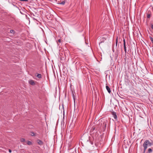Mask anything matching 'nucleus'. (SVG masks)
Masks as SVG:
<instances>
[{"mask_svg": "<svg viewBox=\"0 0 153 153\" xmlns=\"http://www.w3.org/2000/svg\"><path fill=\"white\" fill-rule=\"evenodd\" d=\"M118 43V41H117V39L116 40V46H117V44Z\"/></svg>", "mask_w": 153, "mask_h": 153, "instance_id": "20", "label": "nucleus"}, {"mask_svg": "<svg viewBox=\"0 0 153 153\" xmlns=\"http://www.w3.org/2000/svg\"><path fill=\"white\" fill-rule=\"evenodd\" d=\"M72 96L74 100V105H75V100L76 99V97H75L74 95V94L73 93V91H72Z\"/></svg>", "mask_w": 153, "mask_h": 153, "instance_id": "9", "label": "nucleus"}, {"mask_svg": "<svg viewBox=\"0 0 153 153\" xmlns=\"http://www.w3.org/2000/svg\"><path fill=\"white\" fill-rule=\"evenodd\" d=\"M9 152L11 153L12 152V151H11V150L10 149H9Z\"/></svg>", "mask_w": 153, "mask_h": 153, "instance_id": "24", "label": "nucleus"}, {"mask_svg": "<svg viewBox=\"0 0 153 153\" xmlns=\"http://www.w3.org/2000/svg\"><path fill=\"white\" fill-rule=\"evenodd\" d=\"M149 38L152 43H153V38L151 36H149Z\"/></svg>", "mask_w": 153, "mask_h": 153, "instance_id": "16", "label": "nucleus"}, {"mask_svg": "<svg viewBox=\"0 0 153 153\" xmlns=\"http://www.w3.org/2000/svg\"><path fill=\"white\" fill-rule=\"evenodd\" d=\"M37 142L38 144L40 145H42L43 144V142L42 140L39 139H38L37 140Z\"/></svg>", "mask_w": 153, "mask_h": 153, "instance_id": "4", "label": "nucleus"}, {"mask_svg": "<svg viewBox=\"0 0 153 153\" xmlns=\"http://www.w3.org/2000/svg\"><path fill=\"white\" fill-rule=\"evenodd\" d=\"M20 141L21 142H25V139L24 138H21L20 140Z\"/></svg>", "mask_w": 153, "mask_h": 153, "instance_id": "12", "label": "nucleus"}, {"mask_svg": "<svg viewBox=\"0 0 153 153\" xmlns=\"http://www.w3.org/2000/svg\"><path fill=\"white\" fill-rule=\"evenodd\" d=\"M152 1H153V0H152Z\"/></svg>", "mask_w": 153, "mask_h": 153, "instance_id": "30", "label": "nucleus"}, {"mask_svg": "<svg viewBox=\"0 0 153 153\" xmlns=\"http://www.w3.org/2000/svg\"><path fill=\"white\" fill-rule=\"evenodd\" d=\"M145 147H144V151H143V153H145L146 150V149H147V148H146V149H145Z\"/></svg>", "mask_w": 153, "mask_h": 153, "instance_id": "21", "label": "nucleus"}, {"mask_svg": "<svg viewBox=\"0 0 153 153\" xmlns=\"http://www.w3.org/2000/svg\"><path fill=\"white\" fill-rule=\"evenodd\" d=\"M106 89L107 90L108 92L109 93H110L111 92V89H110V88L108 86L106 85Z\"/></svg>", "mask_w": 153, "mask_h": 153, "instance_id": "10", "label": "nucleus"}, {"mask_svg": "<svg viewBox=\"0 0 153 153\" xmlns=\"http://www.w3.org/2000/svg\"><path fill=\"white\" fill-rule=\"evenodd\" d=\"M124 51H125V53L126 54V45H124Z\"/></svg>", "mask_w": 153, "mask_h": 153, "instance_id": "15", "label": "nucleus"}, {"mask_svg": "<svg viewBox=\"0 0 153 153\" xmlns=\"http://www.w3.org/2000/svg\"><path fill=\"white\" fill-rule=\"evenodd\" d=\"M112 114L113 115L114 118L117 120V116L116 115V113L115 112H112Z\"/></svg>", "mask_w": 153, "mask_h": 153, "instance_id": "5", "label": "nucleus"}, {"mask_svg": "<svg viewBox=\"0 0 153 153\" xmlns=\"http://www.w3.org/2000/svg\"><path fill=\"white\" fill-rule=\"evenodd\" d=\"M152 149H153V147L152 148Z\"/></svg>", "mask_w": 153, "mask_h": 153, "instance_id": "29", "label": "nucleus"}, {"mask_svg": "<svg viewBox=\"0 0 153 153\" xmlns=\"http://www.w3.org/2000/svg\"><path fill=\"white\" fill-rule=\"evenodd\" d=\"M101 119V126L102 127V130L104 131L105 130L108 123V120L106 119H104L103 118H102Z\"/></svg>", "mask_w": 153, "mask_h": 153, "instance_id": "1", "label": "nucleus"}, {"mask_svg": "<svg viewBox=\"0 0 153 153\" xmlns=\"http://www.w3.org/2000/svg\"><path fill=\"white\" fill-rule=\"evenodd\" d=\"M118 54V51H117L115 52L114 53L115 55V58L116 60L117 58Z\"/></svg>", "mask_w": 153, "mask_h": 153, "instance_id": "8", "label": "nucleus"}, {"mask_svg": "<svg viewBox=\"0 0 153 153\" xmlns=\"http://www.w3.org/2000/svg\"><path fill=\"white\" fill-rule=\"evenodd\" d=\"M152 143H153V141L152 142ZM152 145H153V144H152Z\"/></svg>", "mask_w": 153, "mask_h": 153, "instance_id": "28", "label": "nucleus"}, {"mask_svg": "<svg viewBox=\"0 0 153 153\" xmlns=\"http://www.w3.org/2000/svg\"><path fill=\"white\" fill-rule=\"evenodd\" d=\"M95 129V127H92V131L94 130Z\"/></svg>", "mask_w": 153, "mask_h": 153, "instance_id": "25", "label": "nucleus"}, {"mask_svg": "<svg viewBox=\"0 0 153 153\" xmlns=\"http://www.w3.org/2000/svg\"><path fill=\"white\" fill-rule=\"evenodd\" d=\"M32 134H31V135L32 136H34L35 135V133L34 132H32Z\"/></svg>", "mask_w": 153, "mask_h": 153, "instance_id": "22", "label": "nucleus"}, {"mask_svg": "<svg viewBox=\"0 0 153 153\" xmlns=\"http://www.w3.org/2000/svg\"><path fill=\"white\" fill-rule=\"evenodd\" d=\"M91 142V144H92V145H93V142H91V141H90Z\"/></svg>", "mask_w": 153, "mask_h": 153, "instance_id": "27", "label": "nucleus"}, {"mask_svg": "<svg viewBox=\"0 0 153 153\" xmlns=\"http://www.w3.org/2000/svg\"><path fill=\"white\" fill-rule=\"evenodd\" d=\"M151 15L150 14H149L148 13L147 16V18H149L151 17Z\"/></svg>", "mask_w": 153, "mask_h": 153, "instance_id": "17", "label": "nucleus"}, {"mask_svg": "<svg viewBox=\"0 0 153 153\" xmlns=\"http://www.w3.org/2000/svg\"><path fill=\"white\" fill-rule=\"evenodd\" d=\"M58 42H61V40L60 39H59L58 41Z\"/></svg>", "mask_w": 153, "mask_h": 153, "instance_id": "26", "label": "nucleus"}, {"mask_svg": "<svg viewBox=\"0 0 153 153\" xmlns=\"http://www.w3.org/2000/svg\"><path fill=\"white\" fill-rule=\"evenodd\" d=\"M123 45H126V42H125V41L124 39L123 40Z\"/></svg>", "mask_w": 153, "mask_h": 153, "instance_id": "23", "label": "nucleus"}, {"mask_svg": "<svg viewBox=\"0 0 153 153\" xmlns=\"http://www.w3.org/2000/svg\"><path fill=\"white\" fill-rule=\"evenodd\" d=\"M151 25V28L153 30V24H150Z\"/></svg>", "mask_w": 153, "mask_h": 153, "instance_id": "19", "label": "nucleus"}, {"mask_svg": "<svg viewBox=\"0 0 153 153\" xmlns=\"http://www.w3.org/2000/svg\"><path fill=\"white\" fill-rule=\"evenodd\" d=\"M152 152V150L151 148H149L148 150V152L151 153Z\"/></svg>", "mask_w": 153, "mask_h": 153, "instance_id": "14", "label": "nucleus"}, {"mask_svg": "<svg viewBox=\"0 0 153 153\" xmlns=\"http://www.w3.org/2000/svg\"><path fill=\"white\" fill-rule=\"evenodd\" d=\"M27 143L28 145L29 146L31 145L32 144V143L31 141H27Z\"/></svg>", "mask_w": 153, "mask_h": 153, "instance_id": "11", "label": "nucleus"}, {"mask_svg": "<svg viewBox=\"0 0 153 153\" xmlns=\"http://www.w3.org/2000/svg\"><path fill=\"white\" fill-rule=\"evenodd\" d=\"M106 40V39L104 37H103L100 39V42L99 43V45L102 43L104 42V41Z\"/></svg>", "mask_w": 153, "mask_h": 153, "instance_id": "7", "label": "nucleus"}, {"mask_svg": "<svg viewBox=\"0 0 153 153\" xmlns=\"http://www.w3.org/2000/svg\"><path fill=\"white\" fill-rule=\"evenodd\" d=\"M65 3V1H62V2L60 3V4H62V5H64Z\"/></svg>", "mask_w": 153, "mask_h": 153, "instance_id": "18", "label": "nucleus"}, {"mask_svg": "<svg viewBox=\"0 0 153 153\" xmlns=\"http://www.w3.org/2000/svg\"><path fill=\"white\" fill-rule=\"evenodd\" d=\"M10 33H13V34H14L15 33V31L13 30H10Z\"/></svg>", "mask_w": 153, "mask_h": 153, "instance_id": "13", "label": "nucleus"}, {"mask_svg": "<svg viewBox=\"0 0 153 153\" xmlns=\"http://www.w3.org/2000/svg\"><path fill=\"white\" fill-rule=\"evenodd\" d=\"M29 83L30 84L33 85H35V82L32 79H30L29 81Z\"/></svg>", "mask_w": 153, "mask_h": 153, "instance_id": "3", "label": "nucleus"}, {"mask_svg": "<svg viewBox=\"0 0 153 153\" xmlns=\"http://www.w3.org/2000/svg\"><path fill=\"white\" fill-rule=\"evenodd\" d=\"M153 144V143L152 142H150L148 140H146L145 141L144 143L143 144V147H145V149L147 148V146L149 145V146H151Z\"/></svg>", "mask_w": 153, "mask_h": 153, "instance_id": "2", "label": "nucleus"}, {"mask_svg": "<svg viewBox=\"0 0 153 153\" xmlns=\"http://www.w3.org/2000/svg\"><path fill=\"white\" fill-rule=\"evenodd\" d=\"M36 74H37V75H36V76L39 79H41L42 78V75L41 74L37 73H36Z\"/></svg>", "mask_w": 153, "mask_h": 153, "instance_id": "6", "label": "nucleus"}]
</instances>
